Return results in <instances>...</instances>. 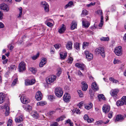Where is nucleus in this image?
<instances>
[{
  "label": "nucleus",
  "mask_w": 126,
  "mask_h": 126,
  "mask_svg": "<svg viewBox=\"0 0 126 126\" xmlns=\"http://www.w3.org/2000/svg\"><path fill=\"white\" fill-rule=\"evenodd\" d=\"M109 39V38L108 37H102L100 38V40L102 41H108Z\"/></svg>",
  "instance_id": "36"
},
{
  "label": "nucleus",
  "mask_w": 126,
  "mask_h": 126,
  "mask_svg": "<svg viewBox=\"0 0 126 126\" xmlns=\"http://www.w3.org/2000/svg\"><path fill=\"white\" fill-rule=\"evenodd\" d=\"M98 97L99 100L101 99L103 100H105V99L104 96L103 94H99L98 96Z\"/></svg>",
  "instance_id": "27"
},
{
  "label": "nucleus",
  "mask_w": 126,
  "mask_h": 126,
  "mask_svg": "<svg viewBox=\"0 0 126 126\" xmlns=\"http://www.w3.org/2000/svg\"><path fill=\"white\" fill-rule=\"evenodd\" d=\"M75 65L76 67L80 68V69L82 70H84L86 67L85 65L83 63H76Z\"/></svg>",
  "instance_id": "15"
},
{
  "label": "nucleus",
  "mask_w": 126,
  "mask_h": 126,
  "mask_svg": "<svg viewBox=\"0 0 126 126\" xmlns=\"http://www.w3.org/2000/svg\"><path fill=\"white\" fill-rule=\"evenodd\" d=\"M3 15V13L0 11V20L2 19L3 18L2 16Z\"/></svg>",
  "instance_id": "63"
},
{
  "label": "nucleus",
  "mask_w": 126,
  "mask_h": 126,
  "mask_svg": "<svg viewBox=\"0 0 126 126\" xmlns=\"http://www.w3.org/2000/svg\"><path fill=\"white\" fill-rule=\"evenodd\" d=\"M4 27V25L1 22H0V29L3 28Z\"/></svg>",
  "instance_id": "60"
},
{
  "label": "nucleus",
  "mask_w": 126,
  "mask_h": 126,
  "mask_svg": "<svg viewBox=\"0 0 126 126\" xmlns=\"http://www.w3.org/2000/svg\"><path fill=\"white\" fill-rule=\"evenodd\" d=\"M1 108L2 109H6V111L5 112V115L7 116L9 114V105L6 104H5L4 105L1 106Z\"/></svg>",
  "instance_id": "5"
},
{
  "label": "nucleus",
  "mask_w": 126,
  "mask_h": 126,
  "mask_svg": "<svg viewBox=\"0 0 126 126\" xmlns=\"http://www.w3.org/2000/svg\"><path fill=\"white\" fill-rule=\"evenodd\" d=\"M124 104L122 100L117 101L116 102V105L118 106H121Z\"/></svg>",
  "instance_id": "28"
},
{
  "label": "nucleus",
  "mask_w": 126,
  "mask_h": 126,
  "mask_svg": "<svg viewBox=\"0 0 126 126\" xmlns=\"http://www.w3.org/2000/svg\"><path fill=\"white\" fill-rule=\"evenodd\" d=\"M30 80L29 79H26L25 81V85H31V84L30 83Z\"/></svg>",
  "instance_id": "42"
},
{
  "label": "nucleus",
  "mask_w": 126,
  "mask_h": 126,
  "mask_svg": "<svg viewBox=\"0 0 126 126\" xmlns=\"http://www.w3.org/2000/svg\"><path fill=\"white\" fill-rule=\"evenodd\" d=\"M77 24L76 22L74 21L72 22L71 26V29L73 30L76 28Z\"/></svg>",
  "instance_id": "25"
},
{
  "label": "nucleus",
  "mask_w": 126,
  "mask_h": 126,
  "mask_svg": "<svg viewBox=\"0 0 126 126\" xmlns=\"http://www.w3.org/2000/svg\"><path fill=\"white\" fill-rule=\"evenodd\" d=\"M113 63L114 64H117L121 63V62L120 60L116 59H114Z\"/></svg>",
  "instance_id": "31"
},
{
  "label": "nucleus",
  "mask_w": 126,
  "mask_h": 126,
  "mask_svg": "<svg viewBox=\"0 0 126 126\" xmlns=\"http://www.w3.org/2000/svg\"><path fill=\"white\" fill-rule=\"evenodd\" d=\"M91 87L95 91H98L99 89L97 85L95 82H94L92 83L91 85Z\"/></svg>",
  "instance_id": "21"
},
{
  "label": "nucleus",
  "mask_w": 126,
  "mask_h": 126,
  "mask_svg": "<svg viewBox=\"0 0 126 126\" xmlns=\"http://www.w3.org/2000/svg\"><path fill=\"white\" fill-rule=\"evenodd\" d=\"M109 79L110 81H111L113 83H118L119 82L118 80L114 79V78H112V77L110 78Z\"/></svg>",
  "instance_id": "33"
},
{
  "label": "nucleus",
  "mask_w": 126,
  "mask_h": 126,
  "mask_svg": "<svg viewBox=\"0 0 126 126\" xmlns=\"http://www.w3.org/2000/svg\"><path fill=\"white\" fill-rule=\"evenodd\" d=\"M72 112L73 113H76L77 114H79L80 113V111L79 109H73L72 110Z\"/></svg>",
  "instance_id": "37"
},
{
  "label": "nucleus",
  "mask_w": 126,
  "mask_h": 126,
  "mask_svg": "<svg viewBox=\"0 0 126 126\" xmlns=\"http://www.w3.org/2000/svg\"><path fill=\"white\" fill-rule=\"evenodd\" d=\"M46 64V62H42L41 61L39 64V66L40 67H42Z\"/></svg>",
  "instance_id": "51"
},
{
  "label": "nucleus",
  "mask_w": 126,
  "mask_h": 126,
  "mask_svg": "<svg viewBox=\"0 0 126 126\" xmlns=\"http://www.w3.org/2000/svg\"><path fill=\"white\" fill-rule=\"evenodd\" d=\"M73 43L71 41L67 42L65 46L66 48L68 50H71L72 48Z\"/></svg>",
  "instance_id": "17"
},
{
  "label": "nucleus",
  "mask_w": 126,
  "mask_h": 126,
  "mask_svg": "<svg viewBox=\"0 0 126 126\" xmlns=\"http://www.w3.org/2000/svg\"><path fill=\"white\" fill-rule=\"evenodd\" d=\"M60 56L62 59H64L67 56V53L61 52L60 53Z\"/></svg>",
  "instance_id": "23"
},
{
  "label": "nucleus",
  "mask_w": 126,
  "mask_h": 126,
  "mask_svg": "<svg viewBox=\"0 0 126 126\" xmlns=\"http://www.w3.org/2000/svg\"><path fill=\"white\" fill-rule=\"evenodd\" d=\"M12 122V120L11 119H9L8 120V124H9L11 125Z\"/></svg>",
  "instance_id": "64"
},
{
  "label": "nucleus",
  "mask_w": 126,
  "mask_h": 126,
  "mask_svg": "<svg viewBox=\"0 0 126 126\" xmlns=\"http://www.w3.org/2000/svg\"><path fill=\"white\" fill-rule=\"evenodd\" d=\"M46 24L49 27H51L53 26L52 23L49 22H48L46 23Z\"/></svg>",
  "instance_id": "53"
},
{
  "label": "nucleus",
  "mask_w": 126,
  "mask_h": 126,
  "mask_svg": "<svg viewBox=\"0 0 126 126\" xmlns=\"http://www.w3.org/2000/svg\"><path fill=\"white\" fill-rule=\"evenodd\" d=\"M95 2H91L90 3L87 4L86 5V6L88 7H91L92 6H94L95 5Z\"/></svg>",
  "instance_id": "46"
},
{
  "label": "nucleus",
  "mask_w": 126,
  "mask_h": 126,
  "mask_svg": "<svg viewBox=\"0 0 126 126\" xmlns=\"http://www.w3.org/2000/svg\"><path fill=\"white\" fill-rule=\"evenodd\" d=\"M31 115L33 117L36 118L39 117L38 115L36 113H31Z\"/></svg>",
  "instance_id": "39"
},
{
  "label": "nucleus",
  "mask_w": 126,
  "mask_h": 126,
  "mask_svg": "<svg viewBox=\"0 0 126 126\" xmlns=\"http://www.w3.org/2000/svg\"><path fill=\"white\" fill-rule=\"evenodd\" d=\"M54 46L55 49H58L61 47V45L60 44H57L54 45Z\"/></svg>",
  "instance_id": "41"
},
{
  "label": "nucleus",
  "mask_w": 126,
  "mask_h": 126,
  "mask_svg": "<svg viewBox=\"0 0 126 126\" xmlns=\"http://www.w3.org/2000/svg\"><path fill=\"white\" fill-rule=\"evenodd\" d=\"M82 88L83 90L85 91L87 89L88 86L86 83L85 81H83L81 82Z\"/></svg>",
  "instance_id": "19"
},
{
  "label": "nucleus",
  "mask_w": 126,
  "mask_h": 126,
  "mask_svg": "<svg viewBox=\"0 0 126 126\" xmlns=\"http://www.w3.org/2000/svg\"><path fill=\"white\" fill-rule=\"evenodd\" d=\"M82 26L85 28H87L90 25V23L87 21L84 18L82 19Z\"/></svg>",
  "instance_id": "14"
},
{
  "label": "nucleus",
  "mask_w": 126,
  "mask_h": 126,
  "mask_svg": "<svg viewBox=\"0 0 126 126\" xmlns=\"http://www.w3.org/2000/svg\"><path fill=\"white\" fill-rule=\"evenodd\" d=\"M26 64L23 62H21L18 66V68L19 72H23L26 69Z\"/></svg>",
  "instance_id": "6"
},
{
  "label": "nucleus",
  "mask_w": 126,
  "mask_h": 126,
  "mask_svg": "<svg viewBox=\"0 0 126 126\" xmlns=\"http://www.w3.org/2000/svg\"><path fill=\"white\" fill-rule=\"evenodd\" d=\"M78 93L79 94L80 97H82L83 96V94L82 91L80 90H78Z\"/></svg>",
  "instance_id": "47"
},
{
  "label": "nucleus",
  "mask_w": 126,
  "mask_h": 126,
  "mask_svg": "<svg viewBox=\"0 0 126 126\" xmlns=\"http://www.w3.org/2000/svg\"><path fill=\"white\" fill-rule=\"evenodd\" d=\"M5 96L2 93H0V104H2L5 100Z\"/></svg>",
  "instance_id": "20"
},
{
  "label": "nucleus",
  "mask_w": 126,
  "mask_h": 126,
  "mask_svg": "<svg viewBox=\"0 0 126 126\" xmlns=\"http://www.w3.org/2000/svg\"><path fill=\"white\" fill-rule=\"evenodd\" d=\"M92 104L90 103L89 104H86L85 105V108L86 109L89 110L92 108Z\"/></svg>",
  "instance_id": "24"
},
{
  "label": "nucleus",
  "mask_w": 126,
  "mask_h": 126,
  "mask_svg": "<svg viewBox=\"0 0 126 126\" xmlns=\"http://www.w3.org/2000/svg\"><path fill=\"white\" fill-rule=\"evenodd\" d=\"M116 118H123V116L121 114L117 115L116 117Z\"/></svg>",
  "instance_id": "59"
},
{
  "label": "nucleus",
  "mask_w": 126,
  "mask_h": 126,
  "mask_svg": "<svg viewBox=\"0 0 126 126\" xmlns=\"http://www.w3.org/2000/svg\"><path fill=\"white\" fill-rule=\"evenodd\" d=\"M20 99L21 102L23 104H27L29 102V100L23 95L21 96Z\"/></svg>",
  "instance_id": "13"
},
{
  "label": "nucleus",
  "mask_w": 126,
  "mask_h": 126,
  "mask_svg": "<svg viewBox=\"0 0 126 126\" xmlns=\"http://www.w3.org/2000/svg\"><path fill=\"white\" fill-rule=\"evenodd\" d=\"M124 104H126V96H123L121 98Z\"/></svg>",
  "instance_id": "43"
},
{
  "label": "nucleus",
  "mask_w": 126,
  "mask_h": 126,
  "mask_svg": "<svg viewBox=\"0 0 126 126\" xmlns=\"http://www.w3.org/2000/svg\"><path fill=\"white\" fill-rule=\"evenodd\" d=\"M30 83L31 85L34 84L35 83V80L34 79H32L30 80Z\"/></svg>",
  "instance_id": "56"
},
{
  "label": "nucleus",
  "mask_w": 126,
  "mask_h": 126,
  "mask_svg": "<svg viewBox=\"0 0 126 126\" xmlns=\"http://www.w3.org/2000/svg\"><path fill=\"white\" fill-rule=\"evenodd\" d=\"M62 70L61 69L59 68L58 69V72L57 73V76H59L60 75L61 73Z\"/></svg>",
  "instance_id": "48"
},
{
  "label": "nucleus",
  "mask_w": 126,
  "mask_h": 126,
  "mask_svg": "<svg viewBox=\"0 0 126 126\" xmlns=\"http://www.w3.org/2000/svg\"><path fill=\"white\" fill-rule=\"evenodd\" d=\"M16 67V66L14 65H11L10 66V69H11V70H13L14 69H15Z\"/></svg>",
  "instance_id": "58"
},
{
  "label": "nucleus",
  "mask_w": 126,
  "mask_h": 126,
  "mask_svg": "<svg viewBox=\"0 0 126 126\" xmlns=\"http://www.w3.org/2000/svg\"><path fill=\"white\" fill-rule=\"evenodd\" d=\"M23 107L24 109L27 111H29L32 110V107L28 104L23 105Z\"/></svg>",
  "instance_id": "22"
},
{
  "label": "nucleus",
  "mask_w": 126,
  "mask_h": 126,
  "mask_svg": "<svg viewBox=\"0 0 126 126\" xmlns=\"http://www.w3.org/2000/svg\"><path fill=\"white\" fill-rule=\"evenodd\" d=\"M73 60V58L70 57L68 59V63H71L72 62Z\"/></svg>",
  "instance_id": "57"
},
{
  "label": "nucleus",
  "mask_w": 126,
  "mask_h": 126,
  "mask_svg": "<svg viewBox=\"0 0 126 126\" xmlns=\"http://www.w3.org/2000/svg\"><path fill=\"white\" fill-rule=\"evenodd\" d=\"M96 14L100 16L103 15V13L102 12V10H99L96 12Z\"/></svg>",
  "instance_id": "40"
},
{
  "label": "nucleus",
  "mask_w": 126,
  "mask_h": 126,
  "mask_svg": "<svg viewBox=\"0 0 126 126\" xmlns=\"http://www.w3.org/2000/svg\"><path fill=\"white\" fill-rule=\"evenodd\" d=\"M0 8L5 12H8L9 9L8 6L5 3H2L0 4Z\"/></svg>",
  "instance_id": "9"
},
{
  "label": "nucleus",
  "mask_w": 126,
  "mask_h": 126,
  "mask_svg": "<svg viewBox=\"0 0 126 126\" xmlns=\"http://www.w3.org/2000/svg\"><path fill=\"white\" fill-rule=\"evenodd\" d=\"M85 120H86L88 123H91L94 121L93 119H84Z\"/></svg>",
  "instance_id": "45"
},
{
  "label": "nucleus",
  "mask_w": 126,
  "mask_h": 126,
  "mask_svg": "<svg viewBox=\"0 0 126 126\" xmlns=\"http://www.w3.org/2000/svg\"><path fill=\"white\" fill-rule=\"evenodd\" d=\"M65 30V26L64 24H62L61 26L60 27L58 32L62 34L64 33Z\"/></svg>",
  "instance_id": "18"
},
{
  "label": "nucleus",
  "mask_w": 126,
  "mask_h": 126,
  "mask_svg": "<svg viewBox=\"0 0 126 126\" xmlns=\"http://www.w3.org/2000/svg\"><path fill=\"white\" fill-rule=\"evenodd\" d=\"M95 52L96 54H100L103 58L105 57V51L102 47H99L97 48L95 50Z\"/></svg>",
  "instance_id": "1"
},
{
  "label": "nucleus",
  "mask_w": 126,
  "mask_h": 126,
  "mask_svg": "<svg viewBox=\"0 0 126 126\" xmlns=\"http://www.w3.org/2000/svg\"><path fill=\"white\" fill-rule=\"evenodd\" d=\"M84 54L86 55V57L88 61H90L93 59V54L89 53L88 51L86 50L85 51Z\"/></svg>",
  "instance_id": "7"
},
{
  "label": "nucleus",
  "mask_w": 126,
  "mask_h": 126,
  "mask_svg": "<svg viewBox=\"0 0 126 126\" xmlns=\"http://www.w3.org/2000/svg\"><path fill=\"white\" fill-rule=\"evenodd\" d=\"M8 48L10 47V49L11 50L13 49L14 47L13 46L11 45V44H9L8 45Z\"/></svg>",
  "instance_id": "61"
},
{
  "label": "nucleus",
  "mask_w": 126,
  "mask_h": 126,
  "mask_svg": "<svg viewBox=\"0 0 126 126\" xmlns=\"http://www.w3.org/2000/svg\"><path fill=\"white\" fill-rule=\"evenodd\" d=\"M88 11L86 10H83L81 14V16L83 17L84 16L86 15H87Z\"/></svg>",
  "instance_id": "30"
},
{
  "label": "nucleus",
  "mask_w": 126,
  "mask_h": 126,
  "mask_svg": "<svg viewBox=\"0 0 126 126\" xmlns=\"http://www.w3.org/2000/svg\"><path fill=\"white\" fill-rule=\"evenodd\" d=\"M122 47L119 46L115 48L114 52L117 55L120 56L122 54Z\"/></svg>",
  "instance_id": "3"
},
{
  "label": "nucleus",
  "mask_w": 126,
  "mask_h": 126,
  "mask_svg": "<svg viewBox=\"0 0 126 126\" xmlns=\"http://www.w3.org/2000/svg\"><path fill=\"white\" fill-rule=\"evenodd\" d=\"M89 44V43L86 42H84L82 44V48L83 49H84L86 47H87Z\"/></svg>",
  "instance_id": "32"
},
{
  "label": "nucleus",
  "mask_w": 126,
  "mask_h": 126,
  "mask_svg": "<svg viewBox=\"0 0 126 126\" xmlns=\"http://www.w3.org/2000/svg\"><path fill=\"white\" fill-rule=\"evenodd\" d=\"M79 44L78 43H76L74 44V47L77 50H78L79 49Z\"/></svg>",
  "instance_id": "34"
},
{
  "label": "nucleus",
  "mask_w": 126,
  "mask_h": 126,
  "mask_svg": "<svg viewBox=\"0 0 126 126\" xmlns=\"http://www.w3.org/2000/svg\"><path fill=\"white\" fill-rule=\"evenodd\" d=\"M56 76L55 75H52L46 79V81L47 83L49 84L53 82L55 80Z\"/></svg>",
  "instance_id": "4"
},
{
  "label": "nucleus",
  "mask_w": 126,
  "mask_h": 126,
  "mask_svg": "<svg viewBox=\"0 0 126 126\" xmlns=\"http://www.w3.org/2000/svg\"><path fill=\"white\" fill-rule=\"evenodd\" d=\"M17 78L15 79L13 81L12 84V85L14 86L16 83L17 81Z\"/></svg>",
  "instance_id": "54"
},
{
  "label": "nucleus",
  "mask_w": 126,
  "mask_h": 126,
  "mask_svg": "<svg viewBox=\"0 0 126 126\" xmlns=\"http://www.w3.org/2000/svg\"><path fill=\"white\" fill-rule=\"evenodd\" d=\"M46 104V102L41 101L38 102L37 103V105H39L41 106H43L45 105Z\"/></svg>",
  "instance_id": "35"
},
{
  "label": "nucleus",
  "mask_w": 126,
  "mask_h": 126,
  "mask_svg": "<svg viewBox=\"0 0 126 126\" xmlns=\"http://www.w3.org/2000/svg\"><path fill=\"white\" fill-rule=\"evenodd\" d=\"M40 5L41 7L44 8V10L45 12H48V5L47 4V3L45 1H43L40 2Z\"/></svg>",
  "instance_id": "8"
},
{
  "label": "nucleus",
  "mask_w": 126,
  "mask_h": 126,
  "mask_svg": "<svg viewBox=\"0 0 126 126\" xmlns=\"http://www.w3.org/2000/svg\"><path fill=\"white\" fill-rule=\"evenodd\" d=\"M39 53H37L36 55H35L32 57V59H33L34 60L36 59L39 56Z\"/></svg>",
  "instance_id": "50"
},
{
  "label": "nucleus",
  "mask_w": 126,
  "mask_h": 126,
  "mask_svg": "<svg viewBox=\"0 0 126 126\" xmlns=\"http://www.w3.org/2000/svg\"><path fill=\"white\" fill-rule=\"evenodd\" d=\"M70 94L68 93L65 94L63 96V100L66 102L70 101Z\"/></svg>",
  "instance_id": "16"
},
{
  "label": "nucleus",
  "mask_w": 126,
  "mask_h": 126,
  "mask_svg": "<svg viewBox=\"0 0 126 126\" xmlns=\"http://www.w3.org/2000/svg\"><path fill=\"white\" fill-rule=\"evenodd\" d=\"M113 115V112L110 111L108 114V117L109 118H111L112 117Z\"/></svg>",
  "instance_id": "52"
},
{
  "label": "nucleus",
  "mask_w": 126,
  "mask_h": 126,
  "mask_svg": "<svg viewBox=\"0 0 126 126\" xmlns=\"http://www.w3.org/2000/svg\"><path fill=\"white\" fill-rule=\"evenodd\" d=\"M50 126H58V123L56 122L53 123L50 125Z\"/></svg>",
  "instance_id": "55"
},
{
  "label": "nucleus",
  "mask_w": 126,
  "mask_h": 126,
  "mask_svg": "<svg viewBox=\"0 0 126 126\" xmlns=\"http://www.w3.org/2000/svg\"><path fill=\"white\" fill-rule=\"evenodd\" d=\"M48 98L49 100L52 101L55 99V96L53 95H49L48 96Z\"/></svg>",
  "instance_id": "38"
},
{
  "label": "nucleus",
  "mask_w": 126,
  "mask_h": 126,
  "mask_svg": "<svg viewBox=\"0 0 126 126\" xmlns=\"http://www.w3.org/2000/svg\"><path fill=\"white\" fill-rule=\"evenodd\" d=\"M110 109V106L108 105H104L102 108L103 112L105 113H108Z\"/></svg>",
  "instance_id": "11"
},
{
  "label": "nucleus",
  "mask_w": 126,
  "mask_h": 126,
  "mask_svg": "<svg viewBox=\"0 0 126 126\" xmlns=\"http://www.w3.org/2000/svg\"><path fill=\"white\" fill-rule=\"evenodd\" d=\"M29 70L34 74H35L37 71L36 69L33 67L30 68Z\"/></svg>",
  "instance_id": "29"
},
{
  "label": "nucleus",
  "mask_w": 126,
  "mask_h": 126,
  "mask_svg": "<svg viewBox=\"0 0 126 126\" xmlns=\"http://www.w3.org/2000/svg\"><path fill=\"white\" fill-rule=\"evenodd\" d=\"M15 120L16 123H19L23 121V119H15Z\"/></svg>",
  "instance_id": "44"
},
{
  "label": "nucleus",
  "mask_w": 126,
  "mask_h": 126,
  "mask_svg": "<svg viewBox=\"0 0 126 126\" xmlns=\"http://www.w3.org/2000/svg\"><path fill=\"white\" fill-rule=\"evenodd\" d=\"M83 104V102H81L79 103L78 104V105L79 106V108H80L82 106Z\"/></svg>",
  "instance_id": "62"
},
{
  "label": "nucleus",
  "mask_w": 126,
  "mask_h": 126,
  "mask_svg": "<svg viewBox=\"0 0 126 126\" xmlns=\"http://www.w3.org/2000/svg\"><path fill=\"white\" fill-rule=\"evenodd\" d=\"M119 91V90L118 89H112L111 90L110 93L111 96L114 98H116Z\"/></svg>",
  "instance_id": "10"
},
{
  "label": "nucleus",
  "mask_w": 126,
  "mask_h": 126,
  "mask_svg": "<svg viewBox=\"0 0 126 126\" xmlns=\"http://www.w3.org/2000/svg\"><path fill=\"white\" fill-rule=\"evenodd\" d=\"M62 89L60 87H57L55 88V93L56 95L58 97H61L63 94Z\"/></svg>",
  "instance_id": "2"
},
{
  "label": "nucleus",
  "mask_w": 126,
  "mask_h": 126,
  "mask_svg": "<svg viewBox=\"0 0 126 126\" xmlns=\"http://www.w3.org/2000/svg\"><path fill=\"white\" fill-rule=\"evenodd\" d=\"M42 95L40 91H38L35 95V98L38 101H39L42 99Z\"/></svg>",
  "instance_id": "12"
},
{
  "label": "nucleus",
  "mask_w": 126,
  "mask_h": 126,
  "mask_svg": "<svg viewBox=\"0 0 126 126\" xmlns=\"http://www.w3.org/2000/svg\"><path fill=\"white\" fill-rule=\"evenodd\" d=\"M73 2L72 1H70L67 4H66L65 6L64 7V8L65 9H66L68 7L71 6L72 5H73Z\"/></svg>",
  "instance_id": "26"
},
{
  "label": "nucleus",
  "mask_w": 126,
  "mask_h": 126,
  "mask_svg": "<svg viewBox=\"0 0 126 126\" xmlns=\"http://www.w3.org/2000/svg\"><path fill=\"white\" fill-rule=\"evenodd\" d=\"M124 119H115L114 120L115 122H122L123 120Z\"/></svg>",
  "instance_id": "49"
}]
</instances>
